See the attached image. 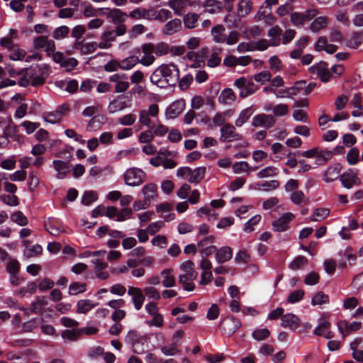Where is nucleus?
<instances>
[{"instance_id": "nucleus-8", "label": "nucleus", "mask_w": 363, "mask_h": 363, "mask_svg": "<svg viewBox=\"0 0 363 363\" xmlns=\"http://www.w3.org/2000/svg\"><path fill=\"white\" fill-rule=\"evenodd\" d=\"M179 267L183 272L178 277L179 284H184L185 281H194L197 278L198 272L194 270V263L192 261H185Z\"/></svg>"}, {"instance_id": "nucleus-13", "label": "nucleus", "mask_w": 363, "mask_h": 363, "mask_svg": "<svg viewBox=\"0 0 363 363\" xmlns=\"http://www.w3.org/2000/svg\"><path fill=\"white\" fill-rule=\"evenodd\" d=\"M141 49L144 56L140 60V63L146 67L152 65L155 60V57L153 55L155 45L152 43H145L142 45Z\"/></svg>"}, {"instance_id": "nucleus-60", "label": "nucleus", "mask_w": 363, "mask_h": 363, "mask_svg": "<svg viewBox=\"0 0 363 363\" xmlns=\"http://www.w3.org/2000/svg\"><path fill=\"white\" fill-rule=\"evenodd\" d=\"M61 335L62 337L65 340H68L69 341H75L80 335V331L79 330L77 329L65 330L62 331Z\"/></svg>"}, {"instance_id": "nucleus-4", "label": "nucleus", "mask_w": 363, "mask_h": 363, "mask_svg": "<svg viewBox=\"0 0 363 363\" xmlns=\"http://www.w3.org/2000/svg\"><path fill=\"white\" fill-rule=\"evenodd\" d=\"M145 173L141 169H128L123 175L125 183L131 186H140L145 180Z\"/></svg>"}, {"instance_id": "nucleus-16", "label": "nucleus", "mask_w": 363, "mask_h": 363, "mask_svg": "<svg viewBox=\"0 0 363 363\" xmlns=\"http://www.w3.org/2000/svg\"><path fill=\"white\" fill-rule=\"evenodd\" d=\"M185 102L184 100H177L170 104L166 109L165 116L167 119L177 118L184 109Z\"/></svg>"}, {"instance_id": "nucleus-63", "label": "nucleus", "mask_w": 363, "mask_h": 363, "mask_svg": "<svg viewBox=\"0 0 363 363\" xmlns=\"http://www.w3.org/2000/svg\"><path fill=\"white\" fill-rule=\"evenodd\" d=\"M329 301L328 296L322 291L318 292L312 298L311 304L313 306L322 305Z\"/></svg>"}, {"instance_id": "nucleus-45", "label": "nucleus", "mask_w": 363, "mask_h": 363, "mask_svg": "<svg viewBox=\"0 0 363 363\" xmlns=\"http://www.w3.org/2000/svg\"><path fill=\"white\" fill-rule=\"evenodd\" d=\"M279 174V169L274 166H268L257 172L259 179L275 177Z\"/></svg>"}, {"instance_id": "nucleus-22", "label": "nucleus", "mask_w": 363, "mask_h": 363, "mask_svg": "<svg viewBox=\"0 0 363 363\" xmlns=\"http://www.w3.org/2000/svg\"><path fill=\"white\" fill-rule=\"evenodd\" d=\"M205 11L215 14L220 13L223 9V3L218 0H206L203 3Z\"/></svg>"}, {"instance_id": "nucleus-48", "label": "nucleus", "mask_w": 363, "mask_h": 363, "mask_svg": "<svg viewBox=\"0 0 363 363\" xmlns=\"http://www.w3.org/2000/svg\"><path fill=\"white\" fill-rule=\"evenodd\" d=\"M128 107L125 101L119 100H113L108 106V111L110 113H114L117 111H122Z\"/></svg>"}, {"instance_id": "nucleus-41", "label": "nucleus", "mask_w": 363, "mask_h": 363, "mask_svg": "<svg viewBox=\"0 0 363 363\" xmlns=\"http://www.w3.org/2000/svg\"><path fill=\"white\" fill-rule=\"evenodd\" d=\"M169 6L174 10V13L182 16L184 12L186 3L183 0H170L168 3Z\"/></svg>"}, {"instance_id": "nucleus-33", "label": "nucleus", "mask_w": 363, "mask_h": 363, "mask_svg": "<svg viewBox=\"0 0 363 363\" xmlns=\"http://www.w3.org/2000/svg\"><path fill=\"white\" fill-rule=\"evenodd\" d=\"M236 96L232 89L227 88L223 89L218 96V101L220 104H229L233 102Z\"/></svg>"}, {"instance_id": "nucleus-1", "label": "nucleus", "mask_w": 363, "mask_h": 363, "mask_svg": "<svg viewBox=\"0 0 363 363\" xmlns=\"http://www.w3.org/2000/svg\"><path fill=\"white\" fill-rule=\"evenodd\" d=\"M211 35L214 43L228 45L236 44L240 38V33L236 30H231L227 34L225 26L221 24H218L211 28Z\"/></svg>"}, {"instance_id": "nucleus-49", "label": "nucleus", "mask_w": 363, "mask_h": 363, "mask_svg": "<svg viewBox=\"0 0 363 363\" xmlns=\"http://www.w3.org/2000/svg\"><path fill=\"white\" fill-rule=\"evenodd\" d=\"M330 210L328 208H316L311 216V220L313 221H320L329 216Z\"/></svg>"}, {"instance_id": "nucleus-18", "label": "nucleus", "mask_w": 363, "mask_h": 363, "mask_svg": "<svg viewBox=\"0 0 363 363\" xmlns=\"http://www.w3.org/2000/svg\"><path fill=\"white\" fill-rule=\"evenodd\" d=\"M340 180L342 186L348 189H351L354 185H359L361 182L357 174L352 170L341 174L340 176Z\"/></svg>"}, {"instance_id": "nucleus-56", "label": "nucleus", "mask_w": 363, "mask_h": 363, "mask_svg": "<svg viewBox=\"0 0 363 363\" xmlns=\"http://www.w3.org/2000/svg\"><path fill=\"white\" fill-rule=\"evenodd\" d=\"M250 260V255L245 249L239 250L235 257V262L237 264H247Z\"/></svg>"}, {"instance_id": "nucleus-27", "label": "nucleus", "mask_w": 363, "mask_h": 363, "mask_svg": "<svg viewBox=\"0 0 363 363\" xmlns=\"http://www.w3.org/2000/svg\"><path fill=\"white\" fill-rule=\"evenodd\" d=\"M282 34V29L279 26H275L268 30V36L270 39V45L278 46L281 43L280 35Z\"/></svg>"}, {"instance_id": "nucleus-14", "label": "nucleus", "mask_w": 363, "mask_h": 363, "mask_svg": "<svg viewBox=\"0 0 363 363\" xmlns=\"http://www.w3.org/2000/svg\"><path fill=\"white\" fill-rule=\"evenodd\" d=\"M275 122L274 116L271 115L259 114L253 118L252 125L254 127L269 128L274 125Z\"/></svg>"}, {"instance_id": "nucleus-46", "label": "nucleus", "mask_w": 363, "mask_h": 363, "mask_svg": "<svg viewBox=\"0 0 363 363\" xmlns=\"http://www.w3.org/2000/svg\"><path fill=\"white\" fill-rule=\"evenodd\" d=\"M86 284L78 281L72 282L69 286V294L76 296L86 291Z\"/></svg>"}, {"instance_id": "nucleus-47", "label": "nucleus", "mask_w": 363, "mask_h": 363, "mask_svg": "<svg viewBox=\"0 0 363 363\" xmlns=\"http://www.w3.org/2000/svg\"><path fill=\"white\" fill-rule=\"evenodd\" d=\"M220 48H214L213 52L211 54L208 60H207V65L210 67H216L220 64L221 58L218 54L221 52Z\"/></svg>"}, {"instance_id": "nucleus-17", "label": "nucleus", "mask_w": 363, "mask_h": 363, "mask_svg": "<svg viewBox=\"0 0 363 363\" xmlns=\"http://www.w3.org/2000/svg\"><path fill=\"white\" fill-rule=\"evenodd\" d=\"M223 330L225 333L228 335L233 334L241 326V323L239 320L233 316L227 317L222 322H220Z\"/></svg>"}, {"instance_id": "nucleus-3", "label": "nucleus", "mask_w": 363, "mask_h": 363, "mask_svg": "<svg viewBox=\"0 0 363 363\" xmlns=\"http://www.w3.org/2000/svg\"><path fill=\"white\" fill-rule=\"evenodd\" d=\"M234 86L240 90V96L246 98L256 92L259 86L252 79H247L244 77L237 79Z\"/></svg>"}, {"instance_id": "nucleus-10", "label": "nucleus", "mask_w": 363, "mask_h": 363, "mask_svg": "<svg viewBox=\"0 0 363 363\" xmlns=\"http://www.w3.org/2000/svg\"><path fill=\"white\" fill-rule=\"evenodd\" d=\"M143 289L135 286H128V295L131 297L134 308L136 311H140L145 300V296L143 294Z\"/></svg>"}, {"instance_id": "nucleus-30", "label": "nucleus", "mask_w": 363, "mask_h": 363, "mask_svg": "<svg viewBox=\"0 0 363 363\" xmlns=\"http://www.w3.org/2000/svg\"><path fill=\"white\" fill-rule=\"evenodd\" d=\"M252 10L251 0H240L238 4L237 15L239 18H243L248 15Z\"/></svg>"}, {"instance_id": "nucleus-42", "label": "nucleus", "mask_w": 363, "mask_h": 363, "mask_svg": "<svg viewBox=\"0 0 363 363\" xmlns=\"http://www.w3.org/2000/svg\"><path fill=\"white\" fill-rule=\"evenodd\" d=\"M205 172V167H197L194 170L191 169V173H190L189 182L190 183H199L203 179Z\"/></svg>"}, {"instance_id": "nucleus-62", "label": "nucleus", "mask_w": 363, "mask_h": 363, "mask_svg": "<svg viewBox=\"0 0 363 363\" xmlns=\"http://www.w3.org/2000/svg\"><path fill=\"white\" fill-rule=\"evenodd\" d=\"M43 118L45 121L52 124L59 123L62 120L55 111L44 113Z\"/></svg>"}, {"instance_id": "nucleus-64", "label": "nucleus", "mask_w": 363, "mask_h": 363, "mask_svg": "<svg viewBox=\"0 0 363 363\" xmlns=\"http://www.w3.org/2000/svg\"><path fill=\"white\" fill-rule=\"evenodd\" d=\"M233 171L235 174H240L241 172H247L250 169L249 164L245 161L236 162L233 164Z\"/></svg>"}, {"instance_id": "nucleus-50", "label": "nucleus", "mask_w": 363, "mask_h": 363, "mask_svg": "<svg viewBox=\"0 0 363 363\" xmlns=\"http://www.w3.org/2000/svg\"><path fill=\"white\" fill-rule=\"evenodd\" d=\"M270 335V331L267 328L255 329L252 333V337L257 341H264Z\"/></svg>"}, {"instance_id": "nucleus-2", "label": "nucleus", "mask_w": 363, "mask_h": 363, "mask_svg": "<svg viewBox=\"0 0 363 363\" xmlns=\"http://www.w3.org/2000/svg\"><path fill=\"white\" fill-rule=\"evenodd\" d=\"M147 335H142L136 330H129L125 337V342L131 345L133 351L137 354L145 352V344L147 342Z\"/></svg>"}, {"instance_id": "nucleus-51", "label": "nucleus", "mask_w": 363, "mask_h": 363, "mask_svg": "<svg viewBox=\"0 0 363 363\" xmlns=\"http://www.w3.org/2000/svg\"><path fill=\"white\" fill-rule=\"evenodd\" d=\"M145 296L154 301H159L161 298V294L159 291L154 286H146L143 289Z\"/></svg>"}, {"instance_id": "nucleus-44", "label": "nucleus", "mask_w": 363, "mask_h": 363, "mask_svg": "<svg viewBox=\"0 0 363 363\" xmlns=\"http://www.w3.org/2000/svg\"><path fill=\"white\" fill-rule=\"evenodd\" d=\"M340 170L339 165L329 167L325 173L324 180L326 182H331L335 180L339 177Z\"/></svg>"}, {"instance_id": "nucleus-29", "label": "nucleus", "mask_w": 363, "mask_h": 363, "mask_svg": "<svg viewBox=\"0 0 363 363\" xmlns=\"http://www.w3.org/2000/svg\"><path fill=\"white\" fill-rule=\"evenodd\" d=\"M150 82L160 88L168 86L166 80L164 79V75L162 74L160 66L152 73Z\"/></svg>"}, {"instance_id": "nucleus-19", "label": "nucleus", "mask_w": 363, "mask_h": 363, "mask_svg": "<svg viewBox=\"0 0 363 363\" xmlns=\"http://www.w3.org/2000/svg\"><path fill=\"white\" fill-rule=\"evenodd\" d=\"M300 319L293 313H286L281 317V325L283 328H289L291 330H296L300 325Z\"/></svg>"}, {"instance_id": "nucleus-12", "label": "nucleus", "mask_w": 363, "mask_h": 363, "mask_svg": "<svg viewBox=\"0 0 363 363\" xmlns=\"http://www.w3.org/2000/svg\"><path fill=\"white\" fill-rule=\"evenodd\" d=\"M312 74H316L322 82H327L331 77V74L328 68V64L325 62H320L310 67Z\"/></svg>"}, {"instance_id": "nucleus-36", "label": "nucleus", "mask_w": 363, "mask_h": 363, "mask_svg": "<svg viewBox=\"0 0 363 363\" xmlns=\"http://www.w3.org/2000/svg\"><path fill=\"white\" fill-rule=\"evenodd\" d=\"M18 132V127L14 124L11 119L9 120L8 125L4 128L1 138L9 140V138H13Z\"/></svg>"}, {"instance_id": "nucleus-24", "label": "nucleus", "mask_w": 363, "mask_h": 363, "mask_svg": "<svg viewBox=\"0 0 363 363\" xmlns=\"http://www.w3.org/2000/svg\"><path fill=\"white\" fill-rule=\"evenodd\" d=\"M57 87L69 93H74L78 89V82L75 79L59 80L55 82Z\"/></svg>"}, {"instance_id": "nucleus-37", "label": "nucleus", "mask_w": 363, "mask_h": 363, "mask_svg": "<svg viewBox=\"0 0 363 363\" xmlns=\"http://www.w3.org/2000/svg\"><path fill=\"white\" fill-rule=\"evenodd\" d=\"M43 252V248L40 245H33L26 246L23 250V256L26 258H30L38 256Z\"/></svg>"}, {"instance_id": "nucleus-61", "label": "nucleus", "mask_w": 363, "mask_h": 363, "mask_svg": "<svg viewBox=\"0 0 363 363\" xmlns=\"http://www.w3.org/2000/svg\"><path fill=\"white\" fill-rule=\"evenodd\" d=\"M21 268L19 262L16 259H10L6 265L7 272L11 274H18Z\"/></svg>"}, {"instance_id": "nucleus-40", "label": "nucleus", "mask_w": 363, "mask_h": 363, "mask_svg": "<svg viewBox=\"0 0 363 363\" xmlns=\"http://www.w3.org/2000/svg\"><path fill=\"white\" fill-rule=\"evenodd\" d=\"M139 62L140 63V61L138 57H128L120 61L121 69L123 70L130 69Z\"/></svg>"}, {"instance_id": "nucleus-53", "label": "nucleus", "mask_w": 363, "mask_h": 363, "mask_svg": "<svg viewBox=\"0 0 363 363\" xmlns=\"http://www.w3.org/2000/svg\"><path fill=\"white\" fill-rule=\"evenodd\" d=\"M108 16L115 23L123 22L126 17V14L124 12L117 9L110 10Z\"/></svg>"}, {"instance_id": "nucleus-35", "label": "nucleus", "mask_w": 363, "mask_h": 363, "mask_svg": "<svg viewBox=\"0 0 363 363\" xmlns=\"http://www.w3.org/2000/svg\"><path fill=\"white\" fill-rule=\"evenodd\" d=\"M142 193L146 201L150 203L151 200L156 196L157 186L155 184H148L142 189Z\"/></svg>"}, {"instance_id": "nucleus-23", "label": "nucleus", "mask_w": 363, "mask_h": 363, "mask_svg": "<svg viewBox=\"0 0 363 363\" xmlns=\"http://www.w3.org/2000/svg\"><path fill=\"white\" fill-rule=\"evenodd\" d=\"M182 28L181 21L174 18L168 21L163 28L162 33L167 35H172L180 30Z\"/></svg>"}, {"instance_id": "nucleus-9", "label": "nucleus", "mask_w": 363, "mask_h": 363, "mask_svg": "<svg viewBox=\"0 0 363 363\" xmlns=\"http://www.w3.org/2000/svg\"><path fill=\"white\" fill-rule=\"evenodd\" d=\"M220 140L223 143H231L242 139L241 134L236 131V128L230 123L224 124L220 130Z\"/></svg>"}, {"instance_id": "nucleus-31", "label": "nucleus", "mask_w": 363, "mask_h": 363, "mask_svg": "<svg viewBox=\"0 0 363 363\" xmlns=\"http://www.w3.org/2000/svg\"><path fill=\"white\" fill-rule=\"evenodd\" d=\"M98 305L97 303H94L89 299L79 300L77 303V313H86L88 311L94 308Z\"/></svg>"}, {"instance_id": "nucleus-11", "label": "nucleus", "mask_w": 363, "mask_h": 363, "mask_svg": "<svg viewBox=\"0 0 363 363\" xmlns=\"http://www.w3.org/2000/svg\"><path fill=\"white\" fill-rule=\"evenodd\" d=\"M295 218L292 213H286L272 223V228L276 232H284L289 228L290 222Z\"/></svg>"}, {"instance_id": "nucleus-38", "label": "nucleus", "mask_w": 363, "mask_h": 363, "mask_svg": "<svg viewBox=\"0 0 363 363\" xmlns=\"http://www.w3.org/2000/svg\"><path fill=\"white\" fill-rule=\"evenodd\" d=\"M279 186V182L277 180L264 181L256 184L255 189L263 190L264 191H269L277 189Z\"/></svg>"}, {"instance_id": "nucleus-39", "label": "nucleus", "mask_w": 363, "mask_h": 363, "mask_svg": "<svg viewBox=\"0 0 363 363\" xmlns=\"http://www.w3.org/2000/svg\"><path fill=\"white\" fill-rule=\"evenodd\" d=\"M328 24V18L326 17L320 16L311 23L310 30L313 33H318L321 29L324 28Z\"/></svg>"}, {"instance_id": "nucleus-58", "label": "nucleus", "mask_w": 363, "mask_h": 363, "mask_svg": "<svg viewBox=\"0 0 363 363\" xmlns=\"http://www.w3.org/2000/svg\"><path fill=\"white\" fill-rule=\"evenodd\" d=\"M178 346L179 344L177 342H174L169 345L163 346L161 348V351L164 355L173 356L179 352L178 350Z\"/></svg>"}, {"instance_id": "nucleus-21", "label": "nucleus", "mask_w": 363, "mask_h": 363, "mask_svg": "<svg viewBox=\"0 0 363 363\" xmlns=\"http://www.w3.org/2000/svg\"><path fill=\"white\" fill-rule=\"evenodd\" d=\"M233 257V250L228 246H224L217 249L216 253V260L219 264H223Z\"/></svg>"}, {"instance_id": "nucleus-6", "label": "nucleus", "mask_w": 363, "mask_h": 363, "mask_svg": "<svg viewBox=\"0 0 363 363\" xmlns=\"http://www.w3.org/2000/svg\"><path fill=\"white\" fill-rule=\"evenodd\" d=\"M318 13V11L316 9H308L303 13L293 12L291 13L290 20L294 26L301 27L305 22L311 21L315 17Z\"/></svg>"}, {"instance_id": "nucleus-43", "label": "nucleus", "mask_w": 363, "mask_h": 363, "mask_svg": "<svg viewBox=\"0 0 363 363\" xmlns=\"http://www.w3.org/2000/svg\"><path fill=\"white\" fill-rule=\"evenodd\" d=\"M253 111L251 107H248L244 110H242L238 118L235 120V124L237 127H241L244 123H245L250 117L252 116Z\"/></svg>"}, {"instance_id": "nucleus-7", "label": "nucleus", "mask_w": 363, "mask_h": 363, "mask_svg": "<svg viewBox=\"0 0 363 363\" xmlns=\"http://www.w3.org/2000/svg\"><path fill=\"white\" fill-rule=\"evenodd\" d=\"M26 75L29 77L32 86L41 85L45 82L48 75V69L45 67L31 68L26 71Z\"/></svg>"}, {"instance_id": "nucleus-20", "label": "nucleus", "mask_w": 363, "mask_h": 363, "mask_svg": "<svg viewBox=\"0 0 363 363\" xmlns=\"http://www.w3.org/2000/svg\"><path fill=\"white\" fill-rule=\"evenodd\" d=\"M361 323L357 321L350 323L347 320H341L337 323L338 330L343 337L347 335L350 331H356L359 330L361 328Z\"/></svg>"}, {"instance_id": "nucleus-32", "label": "nucleus", "mask_w": 363, "mask_h": 363, "mask_svg": "<svg viewBox=\"0 0 363 363\" xmlns=\"http://www.w3.org/2000/svg\"><path fill=\"white\" fill-rule=\"evenodd\" d=\"M151 10H147L144 8H137L129 13V17L134 20L140 19H150Z\"/></svg>"}, {"instance_id": "nucleus-54", "label": "nucleus", "mask_w": 363, "mask_h": 363, "mask_svg": "<svg viewBox=\"0 0 363 363\" xmlns=\"http://www.w3.org/2000/svg\"><path fill=\"white\" fill-rule=\"evenodd\" d=\"M46 230L52 235H58L60 233L63 232L61 225H58L56 221H49L45 225Z\"/></svg>"}, {"instance_id": "nucleus-5", "label": "nucleus", "mask_w": 363, "mask_h": 363, "mask_svg": "<svg viewBox=\"0 0 363 363\" xmlns=\"http://www.w3.org/2000/svg\"><path fill=\"white\" fill-rule=\"evenodd\" d=\"M160 68L168 86H174L178 82L179 71L177 65L172 63L162 64Z\"/></svg>"}, {"instance_id": "nucleus-34", "label": "nucleus", "mask_w": 363, "mask_h": 363, "mask_svg": "<svg viewBox=\"0 0 363 363\" xmlns=\"http://www.w3.org/2000/svg\"><path fill=\"white\" fill-rule=\"evenodd\" d=\"M199 14L196 13H188L183 17L184 27L187 29H194L197 26Z\"/></svg>"}, {"instance_id": "nucleus-26", "label": "nucleus", "mask_w": 363, "mask_h": 363, "mask_svg": "<svg viewBox=\"0 0 363 363\" xmlns=\"http://www.w3.org/2000/svg\"><path fill=\"white\" fill-rule=\"evenodd\" d=\"M115 39L116 35L113 31H106L102 34L101 41L98 44V46L101 49H108L111 47V43Z\"/></svg>"}, {"instance_id": "nucleus-59", "label": "nucleus", "mask_w": 363, "mask_h": 363, "mask_svg": "<svg viewBox=\"0 0 363 363\" xmlns=\"http://www.w3.org/2000/svg\"><path fill=\"white\" fill-rule=\"evenodd\" d=\"M308 262V259L303 256H298L289 264V268L292 270L301 269Z\"/></svg>"}, {"instance_id": "nucleus-55", "label": "nucleus", "mask_w": 363, "mask_h": 363, "mask_svg": "<svg viewBox=\"0 0 363 363\" xmlns=\"http://www.w3.org/2000/svg\"><path fill=\"white\" fill-rule=\"evenodd\" d=\"M136 116L134 113L125 114L118 119V123L123 126H130L135 123Z\"/></svg>"}, {"instance_id": "nucleus-15", "label": "nucleus", "mask_w": 363, "mask_h": 363, "mask_svg": "<svg viewBox=\"0 0 363 363\" xmlns=\"http://www.w3.org/2000/svg\"><path fill=\"white\" fill-rule=\"evenodd\" d=\"M52 167L57 172L56 178L58 179H65L67 174L71 171V165L69 163L60 160H53Z\"/></svg>"}, {"instance_id": "nucleus-25", "label": "nucleus", "mask_w": 363, "mask_h": 363, "mask_svg": "<svg viewBox=\"0 0 363 363\" xmlns=\"http://www.w3.org/2000/svg\"><path fill=\"white\" fill-rule=\"evenodd\" d=\"M162 277V284L165 288H171L176 285V279L172 274V269H165L160 272Z\"/></svg>"}, {"instance_id": "nucleus-52", "label": "nucleus", "mask_w": 363, "mask_h": 363, "mask_svg": "<svg viewBox=\"0 0 363 363\" xmlns=\"http://www.w3.org/2000/svg\"><path fill=\"white\" fill-rule=\"evenodd\" d=\"M69 33V28L67 26H61L60 27L56 28L53 33L52 37L55 40H62L66 38Z\"/></svg>"}, {"instance_id": "nucleus-57", "label": "nucleus", "mask_w": 363, "mask_h": 363, "mask_svg": "<svg viewBox=\"0 0 363 363\" xmlns=\"http://www.w3.org/2000/svg\"><path fill=\"white\" fill-rule=\"evenodd\" d=\"M11 219L13 222L17 223L21 226L26 225L28 223V218L24 216L21 211H16L11 216Z\"/></svg>"}, {"instance_id": "nucleus-28", "label": "nucleus", "mask_w": 363, "mask_h": 363, "mask_svg": "<svg viewBox=\"0 0 363 363\" xmlns=\"http://www.w3.org/2000/svg\"><path fill=\"white\" fill-rule=\"evenodd\" d=\"M267 111L272 110L274 115L277 117H281L286 116L289 113V107L286 104H279L272 107V105L269 104L264 107Z\"/></svg>"}]
</instances>
